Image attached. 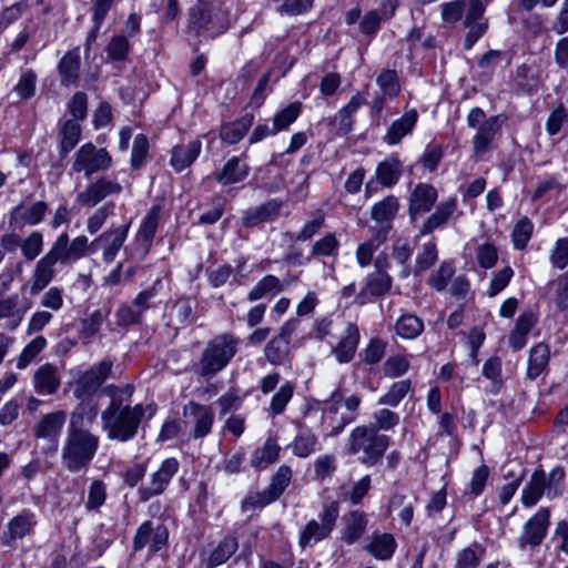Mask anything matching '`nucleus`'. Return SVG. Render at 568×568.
<instances>
[{
    "label": "nucleus",
    "mask_w": 568,
    "mask_h": 568,
    "mask_svg": "<svg viewBox=\"0 0 568 568\" xmlns=\"http://www.w3.org/2000/svg\"><path fill=\"white\" fill-rule=\"evenodd\" d=\"M437 190L427 183L415 185L408 199V213L412 221L429 212L437 201Z\"/></svg>",
    "instance_id": "21"
},
{
    "label": "nucleus",
    "mask_w": 568,
    "mask_h": 568,
    "mask_svg": "<svg viewBox=\"0 0 568 568\" xmlns=\"http://www.w3.org/2000/svg\"><path fill=\"white\" fill-rule=\"evenodd\" d=\"M467 124L476 130L473 138L474 152L484 154L495 140L500 130L499 116L487 118L479 108H473L467 114Z\"/></svg>",
    "instance_id": "8"
},
{
    "label": "nucleus",
    "mask_w": 568,
    "mask_h": 568,
    "mask_svg": "<svg viewBox=\"0 0 568 568\" xmlns=\"http://www.w3.org/2000/svg\"><path fill=\"white\" fill-rule=\"evenodd\" d=\"M483 554L484 549L477 544L462 549L456 555L455 568H478Z\"/></svg>",
    "instance_id": "62"
},
{
    "label": "nucleus",
    "mask_w": 568,
    "mask_h": 568,
    "mask_svg": "<svg viewBox=\"0 0 568 568\" xmlns=\"http://www.w3.org/2000/svg\"><path fill=\"white\" fill-rule=\"evenodd\" d=\"M37 524L34 513L22 510L14 516L7 525L8 531L4 535V545L10 546L12 541L21 539L29 535Z\"/></svg>",
    "instance_id": "30"
},
{
    "label": "nucleus",
    "mask_w": 568,
    "mask_h": 568,
    "mask_svg": "<svg viewBox=\"0 0 568 568\" xmlns=\"http://www.w3.org/2000/svg\"><path fill=\"white\" fill-rule=\"evenodd\" d=\"M400 174L402 163L398 159L392 158L377 165L374 176L382 186L392 187L398 182Z\"/></svg>",
    "instance_id": "42"
},
{
    "label": "nucleus",
    "mask_w": 568,
    "mask_h": 568,
    "mask_svg": "<svg viewBox=\"0 0 568 568\" xmlns=\"http://www.w3.org/2000/svg\"><path fill=\"white\" fill-rule=\"evenodd\" d=\"M240 343V338L231 333L214 336L202 352L197 373L201 376H211L222 371L237 353Z\"/></svg>",
    "instance_id": "3"
},
{
    "label": "nucleus",
    "mask_w": 568,
    "mask_h": 568,
    "mask_svg": "<svg viewBox=\"0 0 568 568\" xmlns=\"http://www.w3.org/2000/svg\"><path fill=\"white\" fill-rule=\"evenodd\" d=\"M237 547L239 544L235 537L227 536L223 538L209 556L206 568H215L227 561L236 551Z\"/></svg>",
    "instance_id": "48"
},
{
    "label": "nucleus",
    "mask_w": 568,
    "mask_h": 568,
    "mask_svg": "<svg viewBox=\"0 0 568 568\" xmlns=\"http://www.w3.org/2000/svg\"><path fill=\"white\" fill-rule=\"evenodd\" d=\"M372 487V479L369 475H365L357 481L353 483L349 487L343 486L341 488V498L349 501L352 505H358L367 495Z\"/></svg>",
    "instance_id": "51"
},
{
    "label": "nucleus",
    "mask_w": 568,
    "mask_h": 568,
    "mask_svg": "<svg viewBox=\"0 0 568 568\" xmlns=\"http://www.w3.org/2000/svg\"><path fill=\"white\" fill-rule=\"evenodd\" d=\"M67 422L64 410H54L44 414L34 426V437L47 442L43 448L45 454H54L58 450L59 438Z\"/></svg>",
    "instance_id": "11"
},
{
    "label": "nucleus",
    "mask_w": 568,
    "mask_h": 568,
    "mask_svg": "<svg viewBox=\"0 0 568 568\" xmlns=\"http://www.w3.org/2000/svg\"><path fill=\"white\" fill-rule=\"evenodd\" d=\"M113 361L103 358L98 364L83 371H78L68 383L73 396L79 400H92L103 383L111 375Z\"/></svg>",
    "instance_id": "6"
},
{
    "label": "nucleus",
    "mask_w": 568,
    "mask_h": 568,
    "mask_svg": "<svg viewBox=\"0 0 568 568\" xmlns=\"http://www.w3.org/2000/svg\"><path fill=\"white\" fill-rule=\"evenodd\" d=\"M338 516L339 509L336 503L324 506L318 519L308 520L300 530L298 546L305 549L327 539L336 525Z\"/></svg>",
    "instance_id": "7"
},
{
    "label": "nucleus",
    "mask_w": 568,
    "mask_h": 568,
    "mask_svg": "<svg viewBox=\"0 0 568 568\" xmlns=\"http://www.w3.org/2000/svg\"><path fill=\"white\" fill-rule=\"evenodd\" d=\"M292 479V469L282 465L272 477L271 484L263 491L248 495L244 501V507H264L275 501L290 485Z\"/></svg>",
    "instance_id": "12"
},
{
    "label": "nucleus",
    "mask_w": 568,
    "mask_h": 568,
    "mask_svg": "<svg viewBox=\"0 0 568 568\" xmlns=\"http://www.w3.org/2000/svg\"><path fill=\"white\" fill-rule=\"evenodd\" d=\"M365 103L366 98L361 92L354 94L349 102L338 111L339 128L346 132L349 131L353 124L352 115Z\"/></svg>",
    "instance_id": "59"
},
{
    "label": "nucleus",
    "mask_w": 568,
    "mask_h": 568,
    "mask_svg": "<svg viewBox=\"0 0 568 568\" xmlns=\"http://www.w3.org/2000/svg\"><path fill=\"white\" fill-rule=\"evenodd\" d=\"M114 214V204L109 202L95 210L87 220V231L93 235L98 233L106 220Z\"/></svg>",
    "instance_id": "63"
},
{
    "label": "nucleus",
    "mask_w": 568,
    "mask_h": 568,
    "mask_svg": "<svg viewBox=\"0 0 568 568\" xmlns=\"http://www.w3.org/2000/svg\"><path fill=\"white\" fill-rule=\"evenodd\" d=\"M112 159L105 149H98L91 142L83 144L74 154L72 171L84 173L87 178L106 170L111 166Z\"/></svg>",
    "instance_id": "9"
},
{
    "label": "nucleus",
    "mask_w": 568,
    "mask_h": 568,
    "mask_svg": "<svg viewBox=\"0 0 568 568\" xmlns=\"http://www.w3.org/2000/svg\"><path fill=\"white\" fill-rule=\"evenodd\" d=\"M248 174L247 164L239 156L230 159L223 166L216 180L223 184H234L243 181Z\"/></svg>",
    "instance_id": "41"
},
{
    "label": "nucleus",
    "mask_w": 568,
    "mask_h": 568,
    "mask_svg": "<svg viewBox=\"0 0 568 568\" xmlns=\"http://www.w3.org/2000/svg\"><path fill=\"white\" fill-rule=\"evenodd\" d=\"M30 308L31 302L18 294L0 298V320L3 321V327L16 329Z\"/></svg>",
    "instance_id": "19"
},
{
    "label": "nucleus",
    "mask_w": 568,
    "mask_h": 568,
    "mask_svg": "<svg viewBox=\"0 0 568 568\" xmlns=\"http://www.w3.org/2000/svg\"><path fill=\"white\" fill-rule=\"evenodd\" d=\"M179 470V462L173 458L164 459L155 470L146 485L139 488L138 495L141 501H148L152 497L161 495L169 486L171 479Z\"/></svg>",
    "instance_id": "14"
},
{
    "label": "nucleus",
    "mask_w": 568,
    "mask_h": 568,
    "mask_svg": "<svg viewBox=\"0 0 568 568\" xmlns=\"http://www.w3.org/2000/svg\"><path fill=\"white\" fill-rule=\"evenodd\" d=\"M169 534L164 526H154L151 520L142 523L136 529L133 539V549L139 551L145 546H149L150 552L161 550L168 542Z\"/></svg>",
    "instance_id": "18"
},
{
    "label": "nucleus",
    "mask_w": 568,
    "mask_h": 568,
    "mask_svg": "<svg viewBox=\"0 0 568 568\" xmlns=\"http://www.w3.org/2000/svg\"><path fill=\"white\" fill-rule=\"evenodd\" d=\"M367 518L364 513L353 510L345 516L344 540L352 545L365 532Z\"/></svg>",
    "instance_id": "44"
},
{
    "label": "nucleus",
    "mask_w": 568,
    "mask_h": 568,
    "mask_svg": "<svg viewBox=\"0 0 568 568\" xmlns=\"http://www.w3.org/2000/svg\"><path fill=\"white\" fill-rule=\"evenodd\" d=\"M550 348L545 343H538L529 351L526 375L530 379L537 378L548 366Z\"/></svg>",
    "instance_id": "37"
},
{
    "label": "nucleus",
    "mask_w": 568,
    "mask_h": 568,
    "mask_svg": "<svg viewBox=\"0 0 568 568\" xmlns=\"http://www.w3.org/2000/svg\"><path fill=\"white\" fill-rule=\"evenodd\" d=\"M475 260L483 270H491L498 262V250L491 242H484L475 250Z\"/></svg>",
    "instance_id": "60"
},
{
    "label": "nucleus",
    "mask_w": 568,
    "mask_h": 568,
    "mask_svg": "<svg viewBox=\"0 0 568 568\" xmlns=\"http://www.w3.org/2000/svg\"><path fill=\"white\" fill-rule=\"evenodd\" d=\"M284 290L278 277L272 274L263 276L247 293L248 302H256L265 297H274Z\"/></svg>",
    "instance_id": "38"
},
{
    "label": "nucleus",
    "mask_w": 568,
    "mask_h": 568,
    "mask_svg": "<svg viewBox=\"0 0 568 568\" xmlns=\"http://www.w3.org/2000/svg\"><path fill=\"white\" fill-rule=\"evenodd\" d=\"M282 210V202L277 200H270L255 209L244 212L242 222L245 227H254L261 223L275 221Z\"/></svg>",
    "instance_id": "26"
},
{
    "label": "nucleus",
    "mask_w": 568,
    "mask_h": 568,
    "mask_svg": "<svg viewBox=\"0 0 568 568\" xmlns=\"http://www.w3.org/2000/svg\"><path fill=\"white\" fill-rule=\"evenodd\" d=\"M201 149L202 142L199 139L176 144L171 151V166L176 172H182L199 158Z\"/></svg>",
    "instance_id": "27"
},
{
    "label": "nucleus",
    "mask_w": 568,
    "mask_h": 568,
    "mask_svg": "<svg viewBox=\"0 0 568 568\" xmlns=\"http://www.w3.org/2000/svg\"><path fill=\"white\" fill-rule=\"evenodd\" d=\"M534 232V224L527 217L524 216L516 222L511 231V241L515 250L523 251L526 248L528 242L531 239Z\"/></svg>",
    "instance_id": "55"
},
{
    "label": "nucleus",
    "mask_w": 568,
    "mask_h": 568,
    "mask_svg": "<svg viewBox=\"0 0 568 568\" xmlns=\"http://www.w3.org/2000/svg\"><path fill=\"white\" fill-rule=\"evenodd\" d=\"M398 207L399 204L397 197L388 195L372 206L371 216L377 223H387L395 217Z\"/></svg>",
    "instance_id": "52"
},
{
    "label": "nucleus",
    "mask_w": 568,
    "mask_h": 568,
    "mask_svg": "<svg viewBox=\"0 0 568 568\" xmlns=\"http://www.w3.org/2000/svg\"><path fill=\"white\" fill-rule=\"evenodd\" d=\"M122 191V186L115 180L100 178L95 182L90 183L83 191L78 193L77 202L87 207H93L106 196L118 194Z\"/></svg>",
    "instance_id": "20"
},
{
    "label": "nucleus",
    "mask_w": 568,
    "mask_h": 568,
    "mask_svg": "<svg viewBox=\"0 0 568 568\" xmlns=\"http://www.w3.org/2000/svg\"><path fill=\"white\" fill-rule=\"evenodd\" d=\"M43 248V235L38 231H33L26 239L21 240V254L28 262L36 260Z\"/></svg>",
    "instance_id": "61"
},
{
    "label": "nucleus",
    "mask_w": 568,
    "mask_h": 568,
    "mask_svg": "<svg viewBox=\"0 0 568 568\" xmlns=\"http://www.w3.org/2000/svg\"><path fill=\"white\" fill-rule=\"evenodd\" d=\"M133 386H109L106 388L110 403L101 413L102 429L108 439L121 443L129 442L138 434L142 419L152 418L156 412L153 404L129 405Z\"/></svg>",
    "instance_id": "1"
},
{
    "label": "nucleus",
    "mask_w": 568,
    "mask_h": 568,
    "mask_svg": "<svg viewBox=\"0 0 568 568\" xmlns=\"http://www.w3.org/2000/svg\"><path fill=\"white\" fill-rule=\"evenodd\" d=\"M376 83L381 89L384 97L394 99L400 93V84L397 72L395 70L386 69L383 70L377 79Z\"/></svg>",
    "instance_id": "57"
},
{
    "label": "nucleus",
    "mask_w": 568,
    "mask_h": 568,
    "mask_svg": "<svg viewBox=\"0 0 568 568\" xmlns=\"http://www.w3.org/2000/svg\"><path fill=\"white\" fill-rule=\"evenodd\" d=\"M161 210L162 207L160 204L152 205L146 216L141 222V225L138 231L139 239L143 240L146 243H150L153 240L159 225Z\"/></svg>",
    "instance_id": "54"
},
{
    "label": "nucleus",
    "mask_w": 568,
    "mask_h": 568,
    "mask_svg": "<svg viewBox=\"0 0 568 568\" xmlns=\"http://www.w3.org/2000/svg\"><path fill=\"white\" fill-rule=\"evenodd\" d=\"M389 442L387 435L379 434L376 428L362 425L351 432L346 449L349 455L357 456L363 465L372 467L382 459Z\"/></svg>",
    "instance_id": "2"
},
{
    "label": "nucleus",
    "mask_w": 568,
    "mask_h": 568,
    "mask_svg": "<svg viewBox=\"0 0 568 568\" xmlns=\"http://www.w3.org/2000/svg\"><path fill=\"white\" fill-rule=\"evenodd\" d=\"M396 3L387 0L382 3L378 10L368 11L359 22V30L365 36H374L381 27L384 19H389L394 16Z\"/></svg>",
    "instance_id": "33"
},
{
    "label": "nucleus",
    "mask_w": 568,
    "mask_h": 568,
    "mask_svg": "<svg viewBox=\"0 0 568 568\" xmlns=\"http://www.w3.org/2000/svg\"><path fill=\"white\" fill-rule=\"evenodd\" d=\"M60 153L65 156L72 151L81 138V125L74 120H65L60 129Z\"/></svg>",
    "instance_id": "47"
},
{
    "label": "nucleus",
    "mask_w": 568,
    "mask_h": 568,
    "mask_svg": "<svg viewBox=\"0 0 568 568\" xmlns=\"http://www.w3.org/2000/svg\"><path fill=\"white\" fill-rule=\"evenodd\" d=\"M253 121V114L246 113L235 121L223 123L220 130V138L229 144H235L244 138Z\"/></svg>",
    "instance_id": "36"
},
{
    "label": "nucleus",
    "mask_w": 568,
    "mask_h": 568,
    "mask_svg": "<svg viewBox=\"0 0 568 568\" xmlns=\"http://www.w3.org/2000/svg\"><path fill=\"white\" fill-rule=\"evenodd\" d=\"M513 276L514 270L509 265H506L498 272H495L491 276L489 286L487 288V295L489 297H495L496 295H498L508 286Z\"/></svg>",
    "instance_id": "64"
},
{
    "label": "nucleus",
    "mask_w": 568,
    "mask_h": 568,
    "mask_svg": "<svg viewBox=\"0 0 568 568\" xmlns=\"http://www.w3.org/2000/svg\"><path fill=\"white\" fill-rule=\"evenodd\" d=\"M418 121V113L415 109L406 111L399 119L392 122L387 129L384 141L388 145H395L402 141L403 138L410 134Z\"/></svg>",
    "instance_id": "28"
},
{
    "label": "nucleus",
    "mask_w": 568,
    "mask_h": 568,
    "mask_svg": "<svg viewBox=\"0 0 568 568\" xmlns=\"http://www.w3.org/2000/svg\"><path fill=\"white\" fill-rule=\"evenodd\" d=\"M281 447L273 438H267L263 447L256 449L251 457V465L264 469L280 457Z\"/></svg>",
    "instance_id": "45"
},
{
    "label": "nucleus",
    "mask_w": 568,
    "mask_h": 568,
    "mask_svg": "<svg viewBox=\"0 0 568 568\" xmlns=\"http://www.w3.org/2000/svg\"><path fill=\"white\" fill-rule=\"evenodd\" d=\"M537 317L532 312H524L521 313L515 324L514 329L511 331L508 345L514 351L521 349L527 343V335L536 324Z\"/></svg>",
    "instance_id": "35"
},
{
    "label": "nucleus",
    "mask_w": 568,
    "mask_h": 568,
    "mask_svg": "<svg viewBox=\"0 0 568 568\" xmlns=\"http://www.w3.org/2000/svg\"><path fill=\"white\" fill-rule=\"evenodd\" d=\"M130 224L131 223L128 222L119 226L111 225L106 231L93 240L94 247H101L102 260L105 263H112L116 257L119 251L126 241Z\"/></svg>",
    "instance_id": "17"
},
{
    "label": "nucleus",
    "mask_w": 568,
    "mask_h": 568,
    "mask_svg": "<svg viewBox=\"0 0 568 568\" xmlns=\"http://www.w3.org/2000/svg\"><path fill=\"white\" fill-rule=\"evenodd\" d=\"M99 444L100 438L93 433L67 432L61 452L64 467L71 473L88 467L98 452Z\"/></svg>",
    "instance_id": "4"
},
{
    "label": "nucleus",
    "mask_w": 568,
    "mask_h": 568,
    "mask_svg": "<svg viewBox=\"0 0 568 568\" xmlns=\"http://www.w3.org/2000/svg\"><path fill=\"white\" fill-rule=\"evenodd\" d=\"M80 48L75 47L64 53L58 63L60 83L63 87L74 85L80 73Z\"/></svg>",
    "instance_id": "31"
},
{
    "label": "nucleus",
    "mask_w": 568,
    "mask_h": 568,
    "mask_svg": "<svg viewBox=\"0 0 568 568\" xmlns=\"http://www.w3.org/2000/svg\"><path fill=\"white\" fill-rule=\"evenodd\" d=\"M317 446L318 439L314 433L301 430L287 447L292 449L294 456L307 458L317 450Z\"/></svg>",
    "instance_id": "43"
},
{
    "label": "nucleus",
    "mask_w": 568,
    "mask_h": 568,
    "mask_svg": "<svg viewBox=\"0 0 568 568\" xmlns=\"http://www.w3.org/2000/svg\"><path fill=\"white\" fill-rule=\"evenodd\" d=\"M397 548L394 535L389 532H374L371 536L366 550L377 560H389Z\"/></svg>",
    "instance_id": "34"
},
{
    "label": "nucleus",
    "mask_w": 568,
    "mask_h": 568,
    "mask_svg": "<svg viewBox=\"0 0 568 568\" xmlns=\"http://www.w3.org/2000/svg\"><path fill=\"white\" fill-rule=\"evenodd\" d=\"M57 263H60V260L52 248L37 262L32 272L31 294H38L52 282L55 276Z\"/></svg>",
    "instance_id": "23"
},
{
    "label": "nucleus",
    "mask_w": 568,
    "mask_h": 568,
    "mask_svg": "<svg viewBox=\"0 0 568 568\" xmlns=\"http://www.w3.org/2000/svg\"><path fill=\"white\" fill-rule=\"evenodd\" d=\"M48 206L44 202L38 201L30 205H17L11 212V224L16 225H37L39 224L45 213Z\"/></svg>",
    "instance_id": "32"
},
{
    "label": "nucleus",
    "mask_w": 568,
    "mask_h": 568,
    "mask_svg": "<svg viewBox=\"0 0 568 568\" xmlns=\"http://www.w3.org/2000/svg\"><path fill=\"white\" fill-rule=\"evenodd\" d=\"M98 417V405L93 400H80L70 415L67 432L91 433L89 427Z\"/></svg>",
    "instance_id": "24"
},
{
    "label": "nucleus",
    "mask_w": 568,
    "mask_h": 568,
    "mask_svg": "<svg viewBox=\"0 0 568 568\" xmlns=\"http://www.w3.org/2000/svg\"><path fill=\"white\" fill-rule=\"evenodd\" d=\"M51 248L60 260L61 264L73 263L85 256L94 254L93 241L89 242L85 235H79L70 241L69 235L61 233L52 244Z\"/></svg>",
    "instance_id": "10"
},
{
    "label": "nucleus",
    "mask_w": 568,
    "mask_h": 568,
    "mask_svg": "<svg viewBox=\"0 0 568 568\" xmlns=\"http://www.w3.org/2000/svg\"><path fill=\"white\" fill-rule=\"evenodd\" d=\"M359 404H361V398L356 395H352L343 400H337V399H335V396L333 397L332 405L326 408V412L328 414L336 413L338 409L337 406L342 405L351 413V415H348V416L342 415L341 420L336 425L333 426L331 435H334V436L338 435L341 432H343V429L345 428L346 425H348L349 423H352L355 419L354 413L357 410Z\"/></svg>",
    "instance_id": "40"
},
{
    "label": "nucleus",
    "mask_w": 568,
    "mask_h": 568,
    "mask_svg": "<svg viewBox=\"0 0 568 568\" xmlns=\"http://www.w3.org/2000/svg\"><path fill=\"white\" fill-rule=\"evenodd\" d=\"M413 390V383L409 378L394 382L387 390L378 398V405L397 407L405 396Z\"/></svg>",
    "instance_id": "46"
},
{
    "label": "nucleus",
    "mask_w": 568,
    "mask_h": 568,
    "mask_svg": "<svg viewBox=\"0 0 568 568\" xmlns=\"http://www.w3.org/2000/svg\"><path fill=\"white\" fill-rule=\"evenodd\" d=\"M184 423L192 427L195 439L206 437L214 424V412L211 406L196 402H189L183 408Z\"/></svg>",
    "instance_id": "15"
},
{
    "label": "nucleus",
    "mask_w": 568,
    "mask_h": 568,
    "mask_svg": "<svg viewBox=\"0 0 568 568\" xmlns=\"http://www.w3.org/2000/svg\"><path fill=\"white\" fill-rule=\"evenodd\" d=\"M565 473L561 468H554L549 475L542 469L535 470L529 481L523 488L521 504L526 508L535 506L544 494L554 499L561 494Z\"/></svg>",
    "instance_id": "5"
},
{
    "label": "nucleus",
    "mask_w": 568,
    "mask_h": 568,
    "mask_svg": "<svg viewBox=\"0 0 568 568\" xmlns=\"http://www.w3.org/2000/svg\"><path fill=\"white\" fill-rule=\"evenodd\" d=\"M61 385L60 369L51 364L45 363L39 366L32 376V386L34 392L41 396L54 395Z\"/></svg>",
    "instance_id": "22"
},
{
    "label": "nucleus",
    "mask_w": 568,
    "mask_h": 568,
    "mask_svg": "<svg viewBox=\"0 0 568 568\" xmlns=\"http://www.w3.org/2000/svg\"><path fill=\"white\" fill-rule=\"evenodd\" d=\"M302 111V103L298 101L291 102L285 108L275 113L273 118V125L277 133L286 130L292 123L296 121Z\"/></svg>",
    "instance_id": "56"
},
{
    "label": "nucleus",
    "mask_w": 568,
    "mask_h": 568,
    "mask_svg": "<svg viewBox=\"0 0 568 568\" xmlns=\"http://www.w3.org/2000/svg\"><path fill=\"white\" fill-rule=\"evenodd\" d=\"M412 354H394L388 356L383 364V374L387 378H398L410 368Z\"/></svg>",
    "instance_id": "49"
},
{
    "label": "nucleus",
    "mask_w": 568,
    "mask_h": 568,
    "mask_svg": "<svg viewBox=\"0 0 568 568\" xmlns=\"http://www.w3.org/2000/svg\"><path fill=\"white\" fill-rule=\"evenodd\" d=\"M375 267L376 270L366 276L364 286L355 297L358 305L374 302L388 293L392 287V277L383 270L379 256L375 260Z\"/></svg>",
    "instance_id": "13"
},
{
    "label": "nucleus",
    "mask_w": 568,
    "mask_h": 568,
    "mask_svg": "<svg viewBox=\"0 0 568 568\" xmlns=\"http://www.w3.org/2000/svg\"><path fill=\"white\" fill-rule=\"evenodd\" d=\"M457 210V199L452 196L442 201L435 212L422 225L420 235H427L445 225Z\"/></svg>",
    "instance_id": "29"
},
{
    "label": "nucleus",
    "mask_w": 568,
    "mask_h": 568,
    "mask_svg": "<svg viewBox=\"0 0 568 568\" xmlns=\"http://www.w3.org/2000/svg\"><path fill=\"white\" fill-rule=\"evenodd\" d=\"M550 513L548 508H539L537 513L524 525L518 539L520 549L541 545L547 536Z\"/></svg>",
    "instance_id": "16"
},
{
    "label": "nucleus",
    "mask_w": 568,
    "mask_h": 568,
    "mask_svg": "<svg viewBox=\"0 0 568 568\" xmlns=\"http://www.w3.org/2000/svg\"><path fill=\"white\" fill-rule=\"evenodd\" d=\"M395 333L403 339H415L424 332V322L412 313L402 314L395 322Z\"/></svg>",
    "instance_id": "39"
},
{
    "label": "nucleus",
    "mask_w": 568,
    "mask_h": 568,
    "mask_svg": "<svg viewBox=\"0 0 568 568\" xmlns=\"http://www.w3.org/2000/svg\"><path fill=\"white\" fill-rule=\"evenodd\" d=\"M359 343V332L354 323H347L339 342L331 348L339 364L349 363L356 353Z\"/></svg>",
    "instance_id": "25"
},
{
    "label": "nucleus",
    "mask_w": 568,
    "mask_h": 568,
    "mask_svg": "<svg viewBox=\"0 0 568 568\" xmlns=\"http://www.w3.org/2000/svg\"><path fill=\"white\" fill-rule=\"evenodd\" d=\"M288 344L290 341L283 336L272 338L264 349L266 359L273 365L286 363L290 353Z\"/></svg>",
    "instance_id": "53"
},
{
    "label": "nucleus",
    "mask_w": 568,
    "mask_h": 568,
    "mask_svg": "<svg viewBox=\"0 0 568 568\" xmlns=\"http://www.w3.org/2000/svg\"><path fill=\"white\" fill-rule=\"evenodd\" d=\"M481 375L490 382V392L497 394L504 385L501 358L497 355L488 357L481 367Z\"/></svg>",
    "instance_id": "50"
},
{
    "label": "nucleus",
    "mask_w": 568,
    "mask_h": 568,
    "mask_svg": "<svg viewBox=\"0 0 568 568\" xmlns=\"http://www.w3.org/2000/svg\"><path fill=\"white\" fill-rule=\"evenodd\" d=\"M47 346V339L39 335L28 343L17 358V368L24 369Z\"/></svg>",
    "instance_id": "58"
}]
</instances>
